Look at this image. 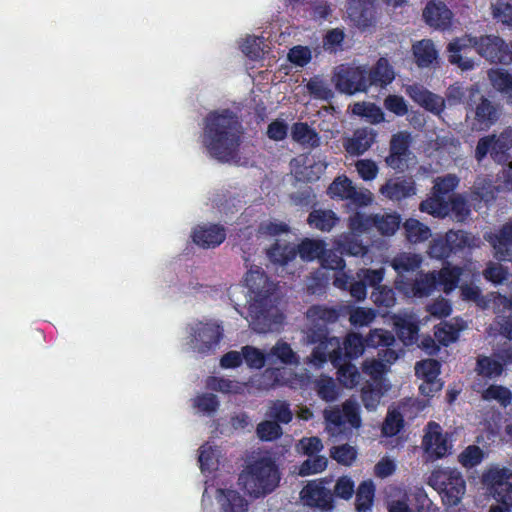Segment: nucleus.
Segmentation results:
<instances>
[{
	"mask_svg": "<svg viewBox=\"0 0 512 512\" xmlns=\"http://www.w3.org/2000/svg\"><path fill=\"white\" fill-rule=\"evenodd\" d=\"M352 112L355 115L366 117L372 123H379L384 119L381 109L371 103H355Z\"/></svg>",
	"mask_w": 512,
	"mask_h": 512,
	"instance_id": "60",
	"label": "nucleus"
},
{
	"mask_svg": "<svg viewBox=\"0 0 512 512\" xmlns=\"http://www.w3.org/2000/svg\"><path fill=\"white\" fill-rule=\"evenodd\" d=\"M475 239L464 231H449L444 238H434L429 247V255L432 258L443 259L448 257L451 251L464 247L474 246Z\"/></svg>",
	"mask_w": 512,
	"mask_h": 512,
	"instance_id": "13",
	"label": "nucleus"
},
{
	"mask_svg": "<svg viewBox=\"0 0 512 512\" xmlns=\"http://www.w3.org/2000/svg\"><path fill=\"white\" fill-rule=\"evenodd\" d=\"M440 373V364L434 359H426L417 362L415 365V374L423 380L419 390L425 396H432L442 388V383L438 379Z\"/></svg>",
	"mask_w": 512,
	"mask_h": 512,
	"instance_id": "17",
	"label": "nucleus"
},
{
	"mask_svg": "<svg viewBox=\"0 0 512 512\" xmlns=\"http://www.w3.org/2000/svg\"><path fill=\"white\" fill-rule=\"evenodd\" d=\"M238 480L248 495L259 498L278 486L280 475L274 461L263 457L248 465Z\"/></svg>",
	"mask_w": 512,
	"mask_h": 512,
	"instance_id": "5",
	"label": "nucleus"
},
{
	"mask_svg": "<svg viewBox=\"0 0 512 512\" xmlns=\"http://www.w3.org/2000/svg\"><path fill=\"white\" fill-rule=\"evenodd\" d=\"M409 134L400 132L394 135L390 142V155L386 158L387 164L394 168H400V158L404 156L408 150Z\"/></svg>",
	"mask_w": 512,
	"mask_h": 512,
	"instance_id": "33",
	"label": "nucleus"
},
{
	"mask_svg": "<svg viewBox=\"0 0 512 512\" xmlns=\"http://www.w3.org/2000/svg\"><path fill=\"white\" fill-rule=\"evenodd\" d=\"M420 210L436 217H444L448 214L449 204L444 197L433 191L428 199L421 202Z\"/></svg>",
	"mask_w": 512,
	"mask_h": 512,
	"instance_id": "42",
	"label": "nucleus"
},
{
	"mask_svg": "<svg viewBox=\"0 0 512 512\" xmlns=\"http://www.w3.org/2000/svg\"><path fill=\"white\" fill-rule=\"evenodd\" d=\"M292 372L287 368H268L260 375H256L250 380L251 388L256 390H269L277 385H288L296 387L297 382H303V377L298 380L291 377Z\"/></svg>",
	"mask_w": 512,
	"mask_h": 512,
	"instance_id": "15",
	"label": "nucleus"
},
{
	"mask_svg": "<svg viewBox=\"0 0 512 512\" xmlns=\"http://www.w3.org/2000/svg\"><path fill=\"white\" fill-rule=\"evenodd\" d=\"M217 500L222 512H247L248 502L234 490H217Z\"/></svg>",
	"mask_w": 512,
	"mask_h": 512,
	"instance_id": "29",
	"label": "nucleus"
},
{
	"mask_svg": "<svg viewBox=\"0 0 512 512\" xmlns=\"http://www.w3.org/2000/svg\"><path fill=\"white\" fill-rule=\"evenodd\" d=\"M336 310L324 306H312L307 311L306 340L308 343H317L311 355L307 357V363L319 369L328 360L334 366H338L342 358L341 342L337 337H327V325L337 320Z\"/></svg>",
	"mask_w": 512,
	"mask_h": 512,
	"instance_id": "3",
	"label": "nucleus"
},
{
	"mask_svg": "<svg viewBox=\"0 0 512 512\" xmlns=\"http://www.w3.org/2000/svg\"><path fill=\"white\" fill-rule=\"evenodd\" d=\"M372 301L379 307L390 308L396 303L394 291L384 285L377 286L371 294Z\"/></svg>",
	"mask_w": 512,
	"mask_h": 512,
	"instance_id": "61",
	"label": "nucleus"
},
{
	"mask_svg": "<svg viewBox=\"0 0 512 512\" xmlns=\"http://www.w3.org/2000/svg\"><path fill=\"white\" fill-rule=\"evenodd\" d=\"M500 117V109L497 105L484 97H480V102L467 114L470 119L471 129L475 131H484L494 125Z\"/></svg>",
	"mask_w": 512,
	"mask_h": 512,
	"instance_id": "16",
	"label": "nucleus"
},
{
	"mask_svg": "<svg viewBox=\"0 0 512 512\" xmlns=\"http://www.w3.org/2000/svg\"><path fill=\"white\" fill-rule=\"evenodd\" d=\"M495 305L503 306V313L497 316L500 333L512 340V301L499 295L495 298Z\"/></svg>",
	"mask_w": 512,
	"mask_h": 512,
	"instance_id": "38",
	"label": "nucleus"
},
{
	"mask_svg": "<svg viewBox=\"0 0 512 512\" xmlns=\"http://www.w3.org/2000/svg\"><path fill=\"white\" fill-rule=\"evenodd\" d=\"M367 78L369 86L379 85L384 87L393 81L395 74L388 61L381 58L378 60L374 68L369 71L367 70Z\"/></svg>",
	"mask_w": 512,
	"mask_h": 512,
	"instance_id": "32",
	"label": "nucleus"
},
{
	"mask_svg": "<svg viewBox=\"0 0 512 512\" xmlns=\"http://www.w3.org/2000/svg\"><path fill=\"white\" fill-rule=\"evenodd\" d=\"M192 407L199 413L211 416L217 412L220 402L218 397L212 393L197 394L192 400Z\"/></svg>",
	"mask_w": 512,
	"mask_h": 512,
	"instance_id": "44",
	"label": "nucleus"
},
{
	"mask_svg": "<svg viewBox=\"0 0 512 512\" xmlns=\"http://www.w3.org/2000/svg\"><path fill=\"white\" fill-rule=\"evenodd\" d=\"M248 289V314L245 317L249 326L257 333L278 330L283 316L275 305V285L258 266L251 267L246 274Z\"/></svg>",
	"mask_w": 512,
	"mask_h": 512,
	"instance_id": "1",
	"label": "nucleus"
},
{
	"mask_svg": "<svg viewBox=\"0 0 512 512\" xmlns=\"http://www.w3.org/2000/svg\"><path fill=\"white\" fill-rule=\"evenodd\" d=\"M475 47L477 52L491 62L511 63V57L505 52L506 43L495 35L482 36L479 39L471 37L457 38L448 44V59L453 65L467 71L474 68V61L468 57Z\"/></svg>",
	"mask_w": 512,
	"mask_h": 512,
	"instance_id": "4",
	"label": "nucleus"
},
{
	"mask_svg": "<svg viewBox=\"0 0 512 512\" xmlns=\"http://www.w3.org/2000/svg\"><path fill=\"white\" fill-rule=\"evenodd\" d=\"M379 192L389 200L401 201L416 194L415 182L412 178H392L381 186Z\"/></svg>",
	"mask_w": 512,
	"mask_h": 512,
	"instance_id": "20",
	"label": "nucleus"
},
{
	"mask_svg": "<svg viewBox=\"0 0 512 512\" xmlns=\"http://www.w3.org/2000/svg\"><path fill=\"white\" fill-rule=\"evenodd\" d=\"M226 237L223 227L216 224L197 226L192 232L195 244L203 248H213L220 245Z\"/></svg>",
	"mask_w": 512,
	"mask_h": 512,
	"instance_id": "22",
	"label": "nucleus"
},
{
	"mask_svg": "<svg viewBox=\"0 0 512 512\" xmlns=\"http://www.w3.org/2000/svg\"><path fill=\"white\" fill-rule=\"evenodd\" d=\"M384 392L386 391L383 386L366 384L361 390V399L364 407L369 411L376 410Z\"/></svg>",
	"mask_w": 512,
	"mask_h": 512,
	"instance_id": "51",
	"label": "nucleus"
},
{
	"mask_svg": "<svg viewBox=\"0 0 512 512\" xmlns=\"http://www.w3.org/2000/svg\"><path fill=\"white\" fill-rule=\"evenodd\" d=\"M307 89L316 99L329 100L333 97V91L329 85L319 77L310 79L307 83Z\"/></svg>",
	"mask_w": 512,
	"mask_h": 512,
	"instance_id": "63",
	"label": "nucleus"
},
{
	"mask_svg": "<svg viewBox=\"0 0 512 512\" xmlns=\"http://www.w3.org/2000/svg\"><path fill=\"white\" fill-rule=\"evenodd\" d=\"M404 229L406 237L411 243L423 242L431 236L429 227L413 218L404 223Z\"/></svg>",
	"mask_w": 512,
	"mask_h": 512,
	"instance_id": "47",
	"label": "nucleus"
},
{
	"mask_svg": "<svg viewBox=\"0 0 512 512\" xmlns=\"http://www.w3.org/2000/svg\"><path fill=\"white\" fill-rule=\"evenodd\" d=\"M427 24L434 28L446 29L451 24V10L439 0L429 1L423 11Z\"/></svg>",
	"mask_w": 512,
	"mask_h": 512,
	"instance_id": "24",
	"label": "nucleus"
},
{
	"mask_svg": "<svg viewBox=\"0 0 512 512\" xmlns=\"http://www.w3.org/2000/svg\"><path fill=\"white\" fill-rule=\"evenodd\" d=\"M185 347L199 356L215 352L223 337V328L214 320H196L186 327Z\"/></svg>",
	"mask_w": 512,
	"mask_h": 512,
	"instance_id": "7",
	"label": "nucleus"
},
{
	"mask_svg": "<svg viewBox=\"0 0 512 512\" xmlns=\"http://www.w3.org/2000/svg\"><path fill=\"white\" fill-rule=\"evenodd\" d=\"M491 84L495 89L512 97V75L502 69L491 70L488 74Z\"/></svg>",
	"mask_w": 512,
	"mask_h": 512,
	"instance_id": "52",
	"label": "nucleus"
},
{
	"mask_svg": "<svg viewBox=\"0 0 512 512\" xmlns=\"http://www.w3.org/2000/svg\"><path fill=\"white\" fill-rule=\"evenodd\" d=\"M354 186L353 182L346 176L338 177L331 183L328 192L332 198L348 200Z\"/></svg>",
	"mask_w": 512,
	"mask_h": 512,
	"instance_id": "57",
	"label": "nucleus"
},
{
	"mask_svg": "<svg viewBox=\"0 0 512 512\" xmlns=\"http://www.w3.org/2000/svg\"><path fill=\"white\" fill-rule=\"evenodd\" d=\"M292 139L302 146L314 148L319 146L318 133L306 123H295L291 130Z\"/></svg>",
	"mask_w": 512,
	"mask_h": 512,
	"instance_id": "36",
	"label": "nucleus"
},
{
	"mask_svg": "<svg viewBox=\"0 0 512 512\" xmlns=\"http://www.w3.org/2000/svg\"><path fill=\"white\" fill-rule=\"evenodd\" d=\"M256 433L263 441H273L282 435V428L277 421L265 420L257 425Z\"/></svg>",
	"mask_w": 512,
	"mask_h": 512,
	"instance_id": "59",
	"label": "nucleus"
},
{
	"mask_svg": "<svg viewBox=\"0 0 512 512\" xmlns=\"http://www.w3.org/2000/svg\"><path fill=\"white\" fill-rule=\"evenodd\" d=\"M242 357L250 368L261 369L267 360L265 355L260 349L254 346H244L242 348Z\"/></svg>",
	"mask_w": 512,
	"mask_h": 512,
	"instance_id": "62",
	"label": "nucleus"
},
{
	"mask_svg": "<svg viewBox=\"0 0 512 512\" xmlns=\"http://www.w3.org/2000/svg\"><path fill=\"white\" fill-rule=\"evenodd\" d=\"M275 360L287 366H298L300 363L299 355L283 340L277 341L267 353V361L274 363Z\"/></svg>",
	"mask_w": 512,
	"mask_h": 512,
	"instance_id": "28",
	"label": "nucleus"
},
{
	"mask_svg": "<svg viewBox=\"0 0 512 512\" xmlns=\"http://www.w3.org/2000/svg\"><path fill=\"white\" fill-rule=\"evenodd\" d=\"M494 248V256L500 261L512 260V224L503 226L497 234L486 238Z\"/></svg>",
	"mask_w": 512,
	"mask_h": 512,
	"instance_id": "25",
	"label": "nucleus"
},
{
	"mask_svg": "<svg viewBox=\"0 0 512 512\" xmlns=\"http://www.w3.org/2000/svg\"><path fill=\"white\" fill-rule=\"evenodd\" d=\"M374 227L383 235H393L399 228L400 218L397 214L374 215Z\"/></svg>",
	"mask_w": 512,
	"mask_h": 512,
	"instance_id": "53",
	"label": "nucleus"
},
{
	"mask_svg": "<svg viewBox=\"0 0 512 512\" xmlns=\"http://www.w3.org/2000/svg\"><path fill=\"white\" fill-rule=\"evenodd\" d=\"M405 92L417 104L434 114L439 115L445 107V100L441 96L428 91L421 85H408Z\"/></svg>",
	"mask_w": 512,
	"mask_h": 512,
	"instance_id": "19",
	"label": "nucleus"
},
{
	"mask_svg": "<svg viewBox=\"0 0 512 512\" xmlns=\"http://www.w3.org/2000/svg\"><path fill=\"white\" fill-rule=\"evenodd\" d=\"M422 258L418 254L403 252L395 256L391 261V266L398 273L396 280H403L405 272L414 271L420 267Z\"/></svg>",
	"mask_w": 512,
	"mask_h": 512,
	"instance_id": "37",
	"label": "nucleus"
},
{
	"mask_svg": "<svg viewBox=\"0 0 512 512\" xmlns=\"http://www.w3.org/2000/svg\"><path fill=\"white\" fill-rule=\"evenodd\" d=\"M512 470L494 465L482 475V482L490 495L500 503L512 504Z\"/></svg>",
	"mask_w": 512,
	"mask_h": 512,
	"instance_id": "10",
	"label": "nucleus"
},
{
	"mask_svg": "<svg viewBox=\"0 0 512 512\" xmlns=\"http://www.w3.org/2000/svg\"><path fill=\"white\" fill-rule=\"evenodd\" d=\"M395 341L394 335L384 329L376 328L369 332L365 338L368 347L391 346Z\"/></svg>",
	"mask_w": 512,
	"mask_h": 512,
	"instance_id": "58",
	"label": "nucleus"
},
{
	"mask_svg": "<svg viewBox=\"0 0 512 512\" xmlns=\"http://www.w3.org/2000/svg\"><path fill=\"white\" fill-rule=\"evenodd\" d=\"M336 89L342 93L354 94L366 91L369 87L366 66L341 65L336 68L333 76Z\"/></svg>",
	"mask_w": 512,
	"mask_h": 512,
	"instance_id": "11",
	"label": "nucleus"
},
{
	"mask_svg": "<svg viewBox=\"0 0 512 512\" xmlns=\"http://www.w3.org/2000/svg\"><path fill=\"white\" fill-rule=\"evenodd\" d=\"M220 451L217 447L206 443L199 451V463L202 472H212L219 464Z\"/></svg>",
	"mask_w": 512,
	"mask_h": 512,
	"instance_id": "46",
	"label": "nucleus"
},
{
	"mask_svg": "<svg viewBox=\"0 0 512 512\" xmlns=\"http://www.w3.org/2000/svg\"><path fill=\"white\" fill-rule=\"evenodd\" d=\"M359 412V404L353 399L346 400L342 404V409L339 406L326 408L323 411V416L327 432L331 436H337L344 431L346 423L352 428H359L361 426Z\"/></svg>",
	"mask_w": 512,
	"mask_h": 512,
	"instance_id": "9",
	"label": "nucleus"
},
{
	"mask_svg": "<svg viewBox=\"0 0 512 512\" xmlns=\"http://www.w3.org/2000/svg\"><path fill=\"white\" fill-rule=\"evenodd\" d=\"M267 45L262 37L248 36L241 44L242 52L253 60L261 58L265 53Z\"/></svg>",
	"mask_w": 512,
	"mask_h": 512,
	"instance_id": "54",
	"label": "nucleus"
},
{
	"mask_svg": "<svg viewBox=\"0 0 512 512\" xmlns=\"http://www.w3.org/2000/svg\"><path fill=\"white\" fill-rule=\"evenodd\" d=\"M205 385L206 388L210 390L224 394H242L247 387V384L245 383L215 376L208 377L206 379Z\"/></svg>",
	"mask_w": 512,
	"mask_h": 512,
	"instance_id": "35",
	"label": "nucleus"
},
{
	"mask_svg": "<svg viewBox=\"0 0 512 512\" xmlns=\"http://www.w3.org/2000/svg\"><path fill=\"white\" fill-rule=\"evenodd\" d=\"M304 505L321 510L332 509V494L323 481H311L300 492Z\"/></svg>",
	"mask_w": 512,
	"mask_h": 512,
	"instance_id": "18",
	"label": "nucleus"
},
{
	"mask_svg": "<svg viewBox=\"0 0 512 512\" xmlns=\"http://www.w3.org/2000/svg\"><path fill=\"white\" fill-rule=\"evenodd\" d=\"M338 379L346 388H354L360 383L361 374L353 364H344L338 368Z\"/></svg>",
	"mask_w": 512,
	"mask_h": 512,
	"instance_id": "56",
	"label": "nucleus"
},
{
	"mask_svg": "<svg viewBox=\"0 0 512 512\" xmlns=\"http://www.w3.org/2000/svg\"><path fill=\"white\" fill-rule=\"evenodd\" d=\"M482 398L486 401H496L503 406H507L511 402L512 393L504 386L491 385L482 392Z\"/></svg>",
	"mask_w": 512,
	"mask_h": 512,
	"instance_id": "55",
	"label": "nucleus"
},
{
	"mask_svg": "<svg viewBox=\"0 0 512 512\" xmlns=\"http://www.w3.org/2000/svg\"><path fill=\"white\" fill-rule=\"evenodd\" d=\"M312 385L317 396L325 402H334L339 397V388L332 377L322 374L313 380Z\"/></svg>",
	"mask_w": 512,
	"mask_h": 512,
	"instance_id": "30",
	"label": "nucleus"
},
{
	"mask_svg": "<svg viewBox=\"0 0 512 512\" xmlns=\"http://www.w3.org/2000/svg\"><path fill=\"white\" fill-rule=\"evenodd\" d=\"M476 371L482 377L493 379L503 373L504 367L503 363L493 357L479 356Z\"/></svg>",
	"mask_w": 512,
	"mask_h": 512,
	"instance_id": "43",
	"label": "nucleus"
},
{
	"mask_svg": "<svg viewBox=\"0 0 512 512\" xmlns=\"http://www.w3.org/2000/svg\"><path fill=\"white\" fill-rule=\"evenodd\" d=\"M297 252L303 260L311 261L323 257L325 244L320 240L306 239L299 246Z\"/></svg>",
	"mask_w": 512,
	"mask_h": 512,
	"instance_id": "49",
	"label": "nucleus"
},
{
	"mask_svg": "<svg viewBox=\"0 0 512 512\" xmlns=\"http://www.w3.org/2000/svg\"><path fill=\"white\" fill-rule=\"evenodd\" d=\"M241 138L242 126L234 113L223 110L205 118L202 145L212 158L220 162L235 160Z\"/></svg>",
	"mask_w": 512,
	"mask_h": 512,
	"instance_id": "2",
	"label": "nucleus"
},
{
	"mask_svg": "<svg viewBox=\"0 0 512 512\" xmlns=\"http://www.w3.org/2000/svg\"><path fill=\"white\" fill-rule=\"evenodd\" d=\"M512 148V129H506L499 136H487L478 141L475 156L481 161L488 153L501 163L507 160V152Z\"/></svg>",
	"mask_w": 512,
	"mask_h": 512,
	"instance_id": "12",
	"label": "nucleus"
},
{
	"mask_svg": "<svg viewBox=\"0 0 512 512\" xmlns=\"http://www.w3.org/2000/svg\"><path fill=\"white\" fill-rule=\"evenodd\" d=\"M362 371L368 375L377 386H383L384 390L389 389V385L385 383L383 376L389 372L387 364L383 363L378 357L367 358L362 363Z\"/></svg>",
	"mask_w": 512,
	"mask_h": 512,
	"instance_id": "34",
	"label": "nucleus"
},
{
	"mask_svg": "<svg viewBox=\"0 0 512 512\" xmlns=\"http://www.w3.org/2000/svg\"><path fill=\"white\" fill-rule=\"evenodd\" d=\"M423 447L428 457L438 459L451 453L452 445L447 433L436 422H429L423 437Z\"/></svg>",
	"mask_w": 512,
	"mask_h": 512,
	"instance_id": "14",
	"label": "nucleus"
},
{
	"mask_svg": "<svg viewBox=\"0 0 512 512\" xmlns=\"http://www.w3.org/2000/svg\"><path fill=\"white\" fill-rule=\"evenodd\" d=\"M398 337L405 345H411L418 339V318L409 312H400L392 317Z\"/></svg>",
	"mask_w": 512,
	"mask_h": 512,
	"instance_id": "21",
	"label": "nucleus"
},
{
	"mask_svg": "<svg viewBox=\"0 0 512 512\" xmlns=\"http://www.w3.org/2000/svg\"><path fill=\"white\" fill-rule=\"evenodd\" d=\"M347 13L356 25L367 27L373 19V3L371 0H350Z\"/></svg>",
	"mask_w": 512,
	"mask_h": 512,
	"instance_id": "27",
	"label": "nucleus"
},
{
	"mask_svg": "<svg viewBox=\"0 0 512 512\" xmlns=\"http://www.w3.org/2000/svg\"><path fill=\"white\" fill-rule=\"evenodd\" d=\"M464 327V322L461 320H455V323H441L435 331V337L441 344L447 346L457 340L459 332Z\"/></svg>",
	"mask_w": 512,
	"mask_h": 512,
	"instance_id": "41",
	"label": "nucleus"
},
{
	"mask_svg": "<svg viewBox=\"0 0 512 512\" xmlns=\"http://www.w3.org/2000/svg\"><path fill=\"white\" fill-rule=\"evenodd\" d=\"M335 245L341 253L351 256H364L367 247L356 240L351 233H343L335 239Z\"/></svg>",
	"mask_w": 512,
	"mask_h": 512,
	"instance_id": "40",
	"label": "nucleus"
},
{
	"mask_svg": "<svg viewBox=\"0 0 512 512\" xmlns=\"http://www.w3.org/2000/svg\"><path fill=\"white\" fill-rule=\"evenodd\" d=\"M374 498V485L371 481H364L356 493V509L358 512H370Z\"/></svg>",
	"mask_w": 512,
	"mask_h": 512,
	"instance_id": "48",
	"label": "nucleus"
},
{
	"mask_svg": "<svg viewBox=\"0 0 512 512\" xmlns=\"http://www.w3.org/2000/svg\"><path fill=\"white\" fill-rule=\"evenodd\" d=\"M493 18L497 22L512 28V1L511 0H495L491 3Z\"/></svg>",
	"mask_w": 512,
	"mask_h": 512,
	"instance_id": "50",
	"label": "nucleus"
},
{
	"mask_svg": "<svg viewBox=\"0 0 512 512\" xmlns=\"http://www.w3.org/2000/svg\"><path fill=\"white\" fill-rule=\"evenodd\" d=\"M374 142V134L371 129H357L350 137L344 140L343 146L347 153L358 156L365 153Z\"/></svg>",
	"mask_w": 512,
	"mask_h": 512,
	"instance_id": "26",
	"label": "nucleus"
},
{
	"mask_svg": "<svg viewBox=\"0 0 512 512\" xmlns=\"http://www.w3.org/2000/svg\"><path fill=\"white\" fill-rule=\"evenodd\" d=\"M374 216L355 213L349 218V229L352 233L361 234L374 227Z\"/></svg>",
	"mask_w": 512,
	"mask_h": 512,
	"instance_id": "64",
	"label": "nucleus"
},
{
	"mask_svg": "<svg viewBox=\"0 0 512 512\" xmlns=\"http://www.w3.org/2000/svg\"><path fill=\"white\" fill-rule=\"evenodd\" d=\"M418 402L412 399L404 401L397 408L390 409L383 423L382 432L386 436L396 435L403 427L404 417H409V409L416 406Z\"/></svg>",
	"mask_w": 512,
	"mask_h": 512,
	"instance_id": "23",
	"label": "nucleus"
},
{
	"mask_svg": "<svg viewBox=\"0 0 512 512\" xmlns=\"http://www.w3.org/2000/svg\"><path fill=\"white\" fill-rule=\"evenodd\" d=\"M413 53L420 67H429L437 62L438 51L429 39H423L413 45Z\"/></svg>",
	"mask_w": 512,
	"mask_h": 512,
	"instance_id": "31",
	"label": "nucleus"
},
{
	"mask_svg": "<svg viewBox=\"0 0 512 512\" xmlns=\"http://www.w3.org/2000/svg\"><path fill=\"white\" fill-rule=\"evenodd\" d=\"M339 221V218L332 210H314L308 217L310 226L321 231H330Z\"/></svg>",
	"mask_w": 512,
	"mask_h": 512,
	"instance_id": "39",
	"label": "nucleus"
},
{
	"mask_svg": "<svg viewBox=\"0 0 512 512\" xmlns=\"http://www.w3.org/2000/svg\"><path fill=\"white\" fill-rule=\"evenodd\" d=\"M428 484L437 490L449 506L457 505L466 489L463 476L456 469L443 468L432 472Z\"/></svg>",
	"mask_w": 512,
	"mask_h": 512,
	"instance_id": "8",
	"label": "nucleus"
},
{
	"mask_svg": "<svg viewBox=\"0 0 512 512\" xmlns=\"http://www.w3.org/2000/svg\"><path fill=\"white\" fill-rule=\"evenodd\" d=\"M461 275L458 267H444L440 272H431L421 275L413 284L404 280H396V288L408 297H424L432 293L437 287H441L445 293L456 288Z\"/></svg>",
	"mask_w": 512,
	"mask_h": 512,
	"instance_id": "6",
	"label": "nucleus"
},
{
	"mask_svg": "<svg viewBox=\"0 0 512 512\" xmlns=\"http://www.w3.org/2000/svg\"><path fill=\"white\" fill-rule=\"evenodd\" d=\"M267 254L272 262L285 265L295 258L297 249L294 245L277 242L267 251Z\"/></svg>",
	"mask_w": 512,
	"mask_h": 512,
	"instance_id": "45",
	"label": "nucleus"
}]
</instances>
